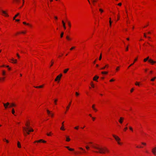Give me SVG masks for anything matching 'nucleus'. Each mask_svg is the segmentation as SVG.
Wrapping results in <instances>:
<instances>
[{
    "mask_svg": "<svg viewBox=\"0 0 156 156\" xmlns=\"http://www.w3.org/2000/svg\"><path fill=\"white\" fill-rule=\"evenodd\" d=\"M127 129V127H126L124 129V131H126Z\"/></svg>",
    "mask_w": 156,
    "mask_h": 156,
    "instance_id": "nucleus-54",
    "label": "nucleus"
},
{
    "mask_svg": "<svg viewBox=\"0 0 156 156\" xmlns=\"http://www.w3.org/2000/svg\"><path fill=\"white\" fill-rule=\"evenodd\" d=\"M12 114H14L15 113V111L13 108H12Z\"/></svg>",
    "mask_w": 156,
    "mask_h": 156,
    "instance_id": "nucleus-32",
    "label": "nucleus"
},
{
    "mask_svg": "<svg viewBox=\"0 0 156 156\" xmlns=\"http://www.w3.org/2000/svg\"><path fill=\"white\" fill-rule=\"evenodd\" d=\"M152 152L154 155L156 154V147H154L152 149Z\"/></svg>",
    "mask_w": 156,
    "mask_h": 156,
    "instance_id": "nucleus-6",
    "label": "nucleus"
},
{
    "mask_svg": "<svg viewBox=\"0 0 156 156\" xmlns=\"http://www.w3.org/2000/svg\"><path fill=\"white\" fill-rule=\"evenodd\" d=\"M0 11H1L3 14H4L5 16H9L8 15V14H7V13L5 11L0 9Z\"/></svg>",
    "mask_w": 156,
    "mask_h": 156,
    "instance_id": "nucleus-8",
    "label": "nucleus"
},
{
    "mask_svg": "<svg viewBox=\"0 0 156 156\" xmlns=\"http://www.w3.org/2000/svg\"><path fill=\"white\" fill-rule=\"evenodd\" d=\"M42 141V140H36V141H35L34 143H36V142H38V143H39V142H40L41 141Z\"/></svg>",
    "mask_w": 156,
    "mask_h": 156,
    "instance_id": "nucleus-25",
    "label": "nucleus"
},
{
    "mask_svg": "<svg viewBox=\"0 0 156 156\" xmlns=\"http://www.w3.org/2000/svg\"><path fill=\"white\" fill-rule=\"evenodd\" d=\"M68 22V26H69V27L70 28L71 27V23L69 21H67Z\"/></svg>",
    "mask_w": 156,
    "mask_h": 156,
    "instance_id": "nucleus-29",
    "label": "nucleus"
},
{
    "mask_svg": "<svg viewBox=\"0 0 156 156\" xmlns=\"http://www.w3.org/2000/svg\"><path fill=\"white\" fill-rule=\"evenodd\" d=\"M105 68V66H104L101 69H104Z\"/></svg>",
    "mask_w": 156,
    "mask_h": 156,
    "instance_id": "nucleus-53",
    "label": "nucleus"
},
{
    "mask_svg": "<svg viewBox=\"0 0 156 156\" xmlns=\"http://www.w3.org/2000/svg\"><path fill=\"white\" fill-rule=\"evenodd\" d=\"M57 99H55L54 100V103L55 105L57 104L56 102H57Z\"/></svg>",
    "mask_w": 156,
    "mask_h": 156,
    "instance_id": "nucleus-28",
    "label": "nucleus"
},
{
    "mask_svg": "<svg viewBox=\"0 0 156 156\" xmlns=\"http://www.w3.org/2000/svg\"><path fill=\"white\" fill-rule=\"evenodd\" d=\"M99 10L101 12V13H102L103 12V10L102 9H99Z\"/></svg>",
    "mask_w": 156,
    "mask_h": 156,
    "instance_id": "nucleus-39",
    "label": "nucleus"
},
{
    "mask_svg": "<svg viewBox=\"0 0 156 156\" xmlns=\"http://www.w3.org/2000/svg\"><path fill=\"white\" fill-rule=\"evenodd\" d=\"M114 80H115L114 79H112L111 80H110V81L111 82L114 81Z\"/></svg>",
    "mask_w": 156,
    "mask_h": 156,
    "instance_id": "nucleus-51",
    "label": "nucleus"
},
{
    "mask_svg": "<svg viewBox=\"0 0 156 156\" xmlns=\"http://www.w3.org/2000/svg\"><path fill=\"white\" fill-rule=\"evenodd\" d=\"M134 90V89L133 88H132L131 89V90H130V91L131 92H132Z\"/></svg>",
    "mask_w": 156,
    "mask_h": 156,
    "instance_id": "nucleus-57",
    "label": "nucleus"
},
{
    "mask_svg": "<svg viewBox=\"0 0 156 156\" xmlns=\"http://www.w3.org/2000/svg\"><path fill=\"white\" fill-rule=\"evenodd\" d=\"M66 147V148L68 149L70 151H74V149H73L70 148L68 146H66V147Z\"/></svg>",
    "mask_w": 156,
    "mask_h": 156,
    "instance_id": "nucleus-11",
    "label": "nucleus"
},
{
    "mask_svg": "<svg viewBox=\"0 0 156 156\" xmlns=\"http://www.w3.org/2000/svg\"><path fill=\"white\" fill-rule=\"evenodd\" d=\"M135 84L136 85H138V86H139V83H138V82H136Z\"/></svg>",
    "mask_w": 156,
    "mask_h": 156,
    "instance_id": "nucleus-40",
    "label": "nucleus"
},
{
    "mask_svg": "<svg viewBox=\"0 0 156 156\" xmlns=\"http://www.w3.org/2000/svg\"><path fill=\"white\" fill-rule=\"evenodd\" d=\"M109 23H110V27H111L112 22L111 20H109Z\"/></svg>",
    "mask_w": 156,
    "mask_h": 156,
    "instance_id": "nucleus-43",
    "label": "nucleus"
},
{
    "mask_svg": "<svg viewBox=\"0 0 156 156\" xmlns=\"http://www.w3.org/2000/svg\"><path fill=\"white\" fill-rule=\"evenodd\" d=\"M108 72H102L101 73L102 74H107Z\"/></svg>",
    "mask_w": 156,
    "mask_h": 156,
    "instance_id": "nucleus-30",
    "label": "nucleus"
},
{
    "mask_svg": "<svg viewBox=\"0 0 156 156\" xmlns=\"http://www.w3.org/2000/svg\"><path fill=\"white\" fill-rule=\"evenodd\" d=\"M62 76V74H60L58 76L56 77V79H55V81H57L58 80H59L61 79V77Z\"/></svg>",
    "mask_w": 156,
    "mask_h": 156,
    "instance_id": "nucleus-4",
    "label": "nucleus"
},
{
    "mask_svg": "<svg viewBox=\"0 0 156 156\" xmlns=\"http://www.w3.org/2000/svg\"><path fill=\"white\" fill-rule=\"evenodd\" d=\"M71 102H70L69 103L68 105L66 107V110L67 111L68 110V109H69V108L70 107V105H71Z\"/></svg>",
    "mask_w": 156,
    "mask_h": 156,
    "instance_id": "nucleus-17",
    "label": "nucleus"
},
{
    "mask_svg": "<svg viewBox=\"0 0 156 156\" xmlns=\"http://www.w3.org/2000/svg\"><path fill=\"white\" fill-rule=\"evenodd\" d=\"M118 5L119 6H121V5H122V4L121 3H119Z\"/></svg>",
    "mask_w": 156,
    "mask_h": 156,
    "instance_id": "nucleus-60",
    "label": "nucleus"
},
{
    "mask_svg": "<svg viewBox=\"0 0 156 156\" xmlns=\"http://www.w3.org/2000/svg\"><path fill=\"white\" fill-rule=\"evenodd\" d=\"M50 133H47V135L48 136H50Z\"/></svg>",
    "mask_w": 156,
    "mask_h": 156,
    "instance_id": "nucleus-59",
    "label": "nucleus"
},
{
    "mask_svg": "<svg viewBox=\"0 0 156 156\" xmlns=\"http://www.w3.org/2000/svg\"><path fill=\"white\" fill-rule=\"evenodd\" d=\"M62 23L63 24V27L65 29H66V27L65 26V23L63 20L62 21Z\"/></svg>",
    "mask_w": 156,
    "mask_h": 156,
    "instance_id": "nucleus-14",
    "label": "nucleus"
},
{
    "mask_svg": "<svg viewBox=\"0 0 156 156\" xmlns=\"http://www.w3.org/2000/svg\"><path fill=\"white\" fill-rule=\"evenodd\" d=\"M47 113L49 115H50V114H51V112L50 111L48 110H47Z\"/></svg>",
    "mask_w": 156,
    "mask_h": 156,
    "instance_id": "nucleus-27",
    "label": "nucleus"
},
{
    "mask_svg": "<svg viewBox=\"0 0 156 156\" xmlns=\"http://www.w3.org/2000/svg\"><path fill=\"white\" fill-rule=\"evenodd\" d=\"M86 148L87 150H88L89 149V147L88 146H86Z\"/></svg>",
    "mask_w": 156,
    "mask_h": 156,
    "instance_id": "nucleus-55",
    "label": "nucleus"
},
{
    "mask_svg": "<svg viewBox=\"0 0 156 156\" xmlns=\"http://www.w3.org/2000/svg\"><path fill=\"white\" fill-rule=\"evenodd\" d=\"M17 57H18V58H20V56L19 55V54L18 53L17 54Z\"/></svg>",
    "mask_w": 156,
    "mask_h": 156,
    "instance_id": "nucleus-63",
    "label": "nucleus"
},
{
    "mask_svg": "<svg viewBox=\"0 0 156 156\" xmlns=\"http://www.w3.org/2000/svg\"><path fill=\"white\" fill-rule=\"evenodd\" d=\"M92 2L94 3V2H95L97 1L96 0H92Z\"/></svg>",
    "mask_w": 156,
    "mask_h": 156,
    "instance_id": "nucleus-48",
    "label": "nucleus"
},
{
    "mask_svg": "<svg viewBox=\"0 0 156 156\" xmlns=\"http://www.w3.org/2000/svg\"><path fill=\"white\" fill-rule=\"evenodd\" d=\"M16 20V21H20V20L19 19H16V20Z\"/></svg>",
    "mask_w": 156,
    "mask_h": 156,
    "instance_id": "nucleus-64",
    "label": "nucleus"
},
{
    "mask_svg": "<svg viewBox=\"0 0 156 156\" xmlns=\"http://www.w3.org/2000/svg\"><path fill=\"white\" fill-rule=\"evenodd\" d=\"M16 105L14 103H11L10 105H9V107H12L13 106H15Z\"/></svg>",
    "mask_w": 156,
    "mask_h": 156,
    "instance_id": "nucleus-13",
    "label": "nucleus"
},
{
    "mask_svg": "<svg viewBox=\"0 0 156 156\" xmlns=\"http://www.w3.org/2000/svg\"><path fill=\"white\" fill-rule=\"evenodd\" d=\"M70 140V139L68 136H67L66 137V141H69Z\"/></svg>",
    "mask_w": 156,
    "mask_h": 156,
    "instance_id": "nucleus-24",
    "label": "nucleus"
},
{
    "mask_svg": "<svg viewBox=\"0 0 156 156\" xmlns=\"http://www.w3.org/2000/svg\"><path fill=\"white\" fill-rule=\"evenodd\" d=\"M10 60L12 61L11 62L13 63H16L17 61V60L14 59L13 58H12Z\"/></svg>",
    "mask_w": 156,
    "mask_h": 156,
    "instance_id": "nucleus-9",
    "label": "nucleus"
},
{
    "mask_svg": "<svg viewBox=\"0 0 156 156\" xmlns=\"http://www.w3.org/2000/svg\"><path fill=\"white\" fill-rule=\"evenodd\" d=\"M142 144H143L144 145H146V144L142 142Z\"/></svg>",
    "mask_w": 156,
    "mask_h": 156,
    "instance_id": "nucleus-58",
    "label": "nucleus"
},
{
    "mask_svg": "<svg viewBox=\"0 0 156 156\" xmlns=\"http://www.w3.org/2000/svg\"><path fill=\"white\" fill-rule=\"evenodd\" d=\"M4 141H5L7 143H9V141L7 140H6L5 139H3Z\"/></svg>",
    "mask_w": 156,
    "mask_h": 156,
    "instance_id": "nucleus-38",
    "label": "nucleus"
},
{
    "mask_svg": "<svg viewBox=\"0 0 156 156\" xmlns=\"http://www.w3.org/2000/svg\"><path fill=\"white\" fill-rule=\"evenodd\" d=\"M126 51H128V46H127L126 48Z\"/></svg>",
    "mask_w": 156,
    "mask_h": 156,
    "instance_id": "nucleus-49",
    "label": "nucleus"
},
{
    "mask_svg": "<svg viewBox=\"0 0 156 156\" xmlns=\"http://www.w3.org/2000/svg\"><path fill=\"white\" fill-rule=\"evenodd\" d=\"M26 126H27V128H29V122H27L25 124Z\"/></svg>",
    "mask_w": 156,
    "mask_h": 156,
    "instance_id": "nucleus-23",
    "label": "nucleus"
},
{
    "mask_svg": "<svg viewBox=\"0 0 156 156\" xmlns=\"http://www.w3.org/2000/svg\"><path fill=\"white\" fill-rule=\"evenodd\" d=\"M75 94L76 96H78L79 95V94L76 92H75Z\"/></svg>",
    "mask_w": 156,
    "mask_h": 156,
    "instance_id": "nucleus-31",
    "label": "nucleus"
},
{
    "mask_svg": "<svg viewBox=\"0 0 156 156\" xmlns=\"http://www.w3.org/2000/svg\"><path fill=\"white\" fill-rule=\"evenodd\" d=\"M28 131L29 132H33L34 131V130L32 128H30V127L29 128V129H28Z\"/></svg>",
    "mask_w": 156,
    "mask_h": 156,
    "instance_id": "nucleus-21",
    "label": "nucleus"
},
{
    "mask_svg": "<svg viewBox=\"0 0 156 156\" xmlns=\"http://www.w3.org/2000/svg\"><path fill=\"white\" fill-rule=\"evenodd\" d=\"M99 77L97 76H95L93 78V80L94 81H97V80L98 79Z\"/></svg>",
    "mask_w": 156,
    "mask_h": 156,
    "instance_id": "nucleus-15",
    "label": "nucleus"
},
{
    "mask_svg": "<svg viewBox=\"0 0 156 156\" xmlns=\"http://www.w3.org/2000/svg\"><path fill=\"white\" fill-rule=\"evenodd\" d=\"M23 23L24 24H26L27 25H30V24L29 23H26L25 22H23Z\"/></svg>",
    "mask_w": 156,
    "mask_h": 156,
    "instance_id": "nucleus-37",
    "label": "nucleus"
},
{
    "mask_svg": "<svg viewBox=\"0 0 156 156\" xmlns=\"http://www.w3.org/2000/svg\"><path fill=\"white\" fill-rule=\"evenodd\" d=\"M51 117H52L54 115V114L52 113H51L50 115Z\"/></svg>",
    "mask_w": 156,
    "mask_h": 156,
    "instance_id": "nucleus-44",
    "label": "nucleus"
},
{
    "mask_svg": "<svg viewBox=\"0 0 156 156\" xmlns=\"http://www.w3.org/2000/svg\"><path fill=\"white\" fill-rule=\"evenodd\" d=\"M113 137L115 138L118 144L119 145H121L122 143L119 142L120 140V138L118 136H116L114 135H112Z\"/></svg>",
    "mask_w": 156,
    "mask_h": 156,
    "instance_id": "nucleus-3",
    "label": "nucleus"
},
{
    "mask_svg": "<svg viewBox=\"0 0 156 156\" xmlns=\"http://www.w3.org/2000/svg\"><path fill=\"white\" fill-rule=\"evenodd\" d=\"M92 147L94 148L97 149L98 150V151H94V152L97 153H100V154H105L106 152H109V150L106 147L102 148L98 146H95L94 145H92Z\"/></svg>",
    "mask_w": 156,
    "mask_h": 156,
    "instance_id": "nucleus-1",
    "label": "nucleus"
},
{
    "mask_svg": "<svg viewBox=\"0 0 156 156\" xmlns=\"http://www.w3.org/2000/svg\"><path fill=\"white\" fill-rule=\"evenodd\" d=\"M2 74L3 75H5V72L4 71H3L2 72Z\"/></svg>",
    "mask_w": 156,
    "mask_h": 156,
    "instance_id": "nucleus-36",
    "label": "nucleus"
},
{
    "mask_svg": "<svg viewBox=\"0 0 156 156\" xmlns=\"http://www.w3.org/2000/svg\"><path fill=\"white\" fill-rule=\"evenodd\" d=\"M75 47H72V48H71L70 49V50H72L73 49L75 48Z\"/></svg>",
    "mask_w": 156,
    "mask_h": 156,
    "instance_id": "nucleus-50",
    "label": "nucleus"
},
{
    "mask_svg": "<svg viewBox=\"0 0 156 156\" xmlns=\"http://www.w3.org/2000/svg\"><path fill=\"white\" fill-rule=\"evenodd\" d=\"M92 119H93V121H94V120H95V118L94 117H92Z\"/></svg>",
    "mask_w": 156,
    "mask_h": 156,
    "instance_id": "nucleus-61",
    "label": "nucleus"
},
{
    "mask_svg": "<svg viewBox=\"0 0 156 156\" xmlns=\"http://www.w3.org/2000/svg\"><path fill=\"white\" fill-rule=\"evenodd\" d=\"M5 109L7 108H8V106L9 105V103L7 102L6 103H3Z\"/></svg>",
    "mask_w": 156,
    "mask_h": 156,
    "instance_id": "nucleus-7",
    "label": "nucleus"
},
{
    "mask_svg": "<svg viewBox=\"0 0 156 156\" xmlns=\"http://www.w3.org/2000/svg\"><path fill=\"white\" fill-rule=\"evenodd\" d=\"M95 105H93L92 106V108L95 111L97 112V110L95 108Z\"/></svg>",
    "mask_w": 156,
    "mask_h": 156,
    "instance_id": "nucleus-12",
    "label": "nucleus"
},
{
    "mask_svg": "<svg viewBox=\"0 0 156 156\" xmlns=\"http://www.w3.org/2000/svg\"><path fill=\"white\" fill-rule=\"evenodd\" d=\"M119 67H117L116 68V71H118V70H119Z\"/></svg>",
    "mask_w": 156,
    "mask_h": 156,
    "instance_id": "nucleus-52",
    "label": "nucleus"
},
{
    "mask_svg": "<svg viewBox=\"0 0 156 156\" xmlns=\"http://www.w3.org/2000/svg\"><path fill=\"white\" fill-rule=\"evenodd\" d=\"M44 85H41L39 86H36L35 87L34 86V87L36 88H41L43 87Z\"/></svg>",
    "mask_w": 156,
    "mask_h": 156,
    "instance_id": "nucleus-16",
    "label": "nucleus"
},
{
    "mask_svg": "<svg viewBox=\"0 0 156 156\" xmlns=\"http://www.w3.org/2000/svg\"><path fill=\"white\" fill-rule=\"evenodd\" d=\"M16 2L18 3L20 2V0H15Z\"/></svg>",
    "mask_w": 156,
    "mask_h": 156,
    "instance_id": "nucleus-56",
    "label": "nucleus"
},
{
    "mask_svg": "<svg viewBox=\"0 0 156 156\" xmlns=\"http://www.w3.org/2000/svg\"><path fill=\"white\" fill-rule=\"evenodd\" d=\"M124 120V118L122 117H120L119 119V121L120 123L121 124L123 122V121Z\"/></svg>",
    "mask_w": 156,
    "mask_h": 156,
    "instance_id": "nucleus-10",
    "label": "nucleus"
},
{
    "mask_svg": "<svg viewBox=\"0 0 156 156\" xmlns=\"http://www.w3.org/2000/svg\"><path fill=\"white\" fill-rule=\"evenodd\" d=\"M156 79V77L154 76V77H153L151 79V81H154Z\"/></svg>",
    "mask_w": 156,
    "mask_h": 156,
    "instance_id": "nucleus-19",
    "label": "nucleus"
},
{
    "mask_svg": "<svg viewBox=\"0 0 156 156\" xmlns=\"http://www.w3.org/2000/svg\"><path fill=\"white\" fill-rule=\"evenodd\" d=\"M19 13H17V14H16L15 16L13 18V20H15V19L18 16H19Z\"/></svg>",
    "mask_w": 156,
    "mask_h": 156,
    "instance_id": "nucleus-18",
    "label": "nucleus"
},
{
    "mask_svg": "<svg viewBox=\"0 0 156 156\" xmlns=\"http://www.w3.org/2000/svg\"><path fill=\"white\" fill-rule=\"evenodd\" d=\"M134 64V62H133V63L130 64V65L128 67V68H129L130 66L133 65Z\"/></svg>",
    "mask_w": 156,
    "mask_h": 156,
    "instance_id": "nucleus-47",
    "label": "nucleus"
},
{
    "mask_svg": "<svg viewBox=\"0 0 156 156\" xmlns=\"http://www.w3.org/2000/svg\"><path fill=\"white\" fill-rule=\"evenodd\" d=\"M79 126H76L75 127H74V129H79Z\"/></svg>",
    "mask_w": 156,
    "mask_h": 156,
    "instance_id": "nucleus-34",
    "label": "nucleus"
},
{
    "mask_svg": "<svg viewBox=\"0 0 156 156\" xmlns=\"http://www.w3.org/2000/svg\"><path fill=\"white\" fill-rule=\"evenodd\" d=\"M144 37H146V38L147 37V36H146V34H145V33H144Z\"/></svg>",
    "mask_w": 156,
    "mask_h": 156,
    "instance_id": "nucleus-46",
    "label": "nucleus"
},
{
    "mask_svg": "<svg viewBox=\"0 0 156 156\" xmlns=\"http://www.w3.org/2000/svg\"><path fill=\"white\" fill-rule=\"evenodd\" d=\"M102 58V55L101 54V53L99 58V60H100Z\"/></svg>",
    "mask_w": 156,
    "mask_h": 156,
    "instance_id": "nucleus-35",
    "label": "nucleus"
},
{
    "mask_svg": "<svg viewBox=\"0 0 156 156\" xmlns=\"http://www.w3.org/2000/svg\"><path fill=\"white\" fill-rule=\"evenodd\" d=\"M23 129L24 131H25L28 134H29L30 133L28 131V129H29V128H25L24 127H23Z\"/></svg>",
    "mask_w": 156,
    "mask_h": 156,
    "instance_id": "nucleus-5",
    "label": "nucleus"
},
{
    "mask_svg": "<svg viewBox=\"0 0 156 156\" xmlns=\"http://www.w3.org/2000/svg\"><path fill=\"white\" fill-rule=\"evenodd\" d=\"M66 38L68 40H70L71 39L68 36H66Z\"/></svg>",
    "mask_w": 156,
    "mask_h": 156,
    "instance_id": "nucleus-33",
    "label": "nucleus"
},
{
    "mask_svg": "<svg viewBox=\"0 0 156 156\" xmlns=\"http://www.w3.org/2000/svg\"><path fill=\"white\" fill-rule=\"evenodd\" d=\"M53 63H53V62H52V63H51V65L50 66V67L51 66H52V65H53Z\"/></svg>",
    "mask_w": 156,
    "mask_h": 156,
    "instance_id": "nucleus-62",
    "label": "nucleus"
},
{
    "mask_svg": "<svg viewBox=\"0 0 156 156\" xmlns=\"http://www.w3.org/2000/svg\"><path fill=\"white\" fill-rule=\"evenodd\" d=\"M149 57H148L144 59V62H145L147 61V60H148V62L150 63H151L152 64H153L154 63H156V61H154L151 59H149Z\"/></svg>",
    "mask_w": 156,
    "mask_h": 156,
    "instance_id": "nucleus-2",
    "label": "nucleus"
},
{
    "mask_svg": "<svg viewBox=\"0 0 156 156\" xmlns=\"http://www.w3.org/2000/svg\"><path fill=\"white\" fill-rule=\"evenodd\" d=\"M69 70V69H65L64 71V72H63L64 73H66Z\"/></svg>",
    "mask_w": 156,
    "mask_h": 156,
    "instance_id": "nucleus-22",
    "label": "nucleus"
},
{
    "mask_svg": "<svg viewBox=\"0 0 156 156\" xmlns=\"http://www.w3.org/2000/svg\"><path fill=\"white\" fill-rule=\"evenodd\" d=\"M129 129L132 131H133V128L131 127H129Z\"/></svg>",
    "mask_w": 156,
    "mask_h": 156,
    "instance_id": "nucleus-45",
    "label": "nucleus"
},
{
    "mask_svg": "<svg viewBox=\"0 0 156 156\" xmlns=\"http://www.w3.org/2000/svg\"><path fill=\"white\" fill-rule=\"evenodd\" d=\"M17 146L19 148L21 147V145L19 141H18L17 142Z\"/></svg>",
    "mask_w": 156,
    "mask_h": 156,
    "instance_id": "nucleus-20",
    "label": "nucleus"
},
{
    "mask_svg": "<svg viewBox=\"0 0 156 156\" xmlns=\"http://www.w3.org/2000/svg\"><path fill=\"white\" fill-rule=\"evenodd\" d=\"M63 126H62V127H61V128H60V129H61L62 130H64L65 129L63 128Z\"/></svg>",
    "mask_w": 156,
    "mask_h": 156,
    "instance_id": "nucleus-42",
    "label": "nucleus"
},
{
    "mask_svg": "<svg viewBox=\"0 0 156 156\" xmlns=\"http://www.w3.org/2000/svg\"><path fill=\"white\" fill-rule=\"evenodd\" d=\"M63 34H64V33L62 32L61 33V35H60V37L61 38H62L63 37Z\"/></svg>",
    "mask_w": 156,
    "mask_h": 156,
    "instance_id": "nucleus-26",
    "label": "nucleus"
},
{
    "mask_svg": "<svg viewBox=\"0 0 156 156\" xmlns=\"http://www.w3.org/2000/svg\"><path fill=\"white\" fill-rule=\"evenodd\" d=\"M80 148V149H81V150H83V151H84V152H86V151H85V150H84L83 148H81V147H80V148Z\"/></svg>",
    "mask_w": 156,
    "mask_h": 156,
    "instance_id": "nucleus-41",
    "label": "nucleus"
}]
</instances>
